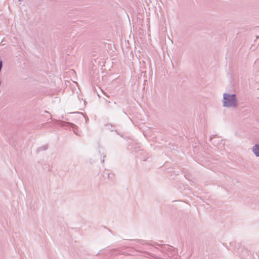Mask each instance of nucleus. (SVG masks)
<instances>
[{
    "label": "nucleus",
    "mask_w": 259,
    "mask_h": 259,
    "mask_svg": "<svg viewBox=\"0 0 259 259\" xmlns=\"http://www.w3.org/2000/svg\"><path fill=\"white\" fill-rule=\"evenodd\" d=\"M224 99V106L225 107H233L236 105V100L234 95H230L225 94Z\"/></svg>",
    "instance_id": "1"
},
{
    "label": "nucleus",
    "mask_w": 259,
    "mask_h": 259,
    "mask_svg": "<svg viewBox=\"0 0 259 259\" xmlns=\"http://www.w3.org/2000/svg\"><path fill=\"white\" fill-rule=\"evenodd\" d=\"M252 151L256 156L259 157V145H255L253 147Z\"/></svg>",
    "instance_id": "2"
}]
</instances>
